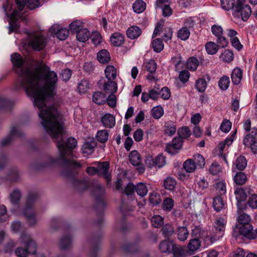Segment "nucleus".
Returning <instances> with one entry per match:
<instances>
[{"mask_svg":"<svg viewBox=\"0 0 257 257\" xmlns=\"http://www.w3.org/2000/svg\"><path fill=\"white\" fill-rule=\"evenodd\" d=\"M20 75L23 77L20 84L26 94L34 98L36 106L44 109L47 98L54 95L58 81L57 73L42 61L34 69L22 68Z\"/></svg>","mask_w":257,"mask_h":257,"instance_id":"nucleus-1","label":"nucleus"},{"mask_svg":"<svg viewBox=\"0 0 257 257\" xmlns=\"http://www.w3.org/2000/svg\"><path fill=\"white\" fill-rule=\"evenodd\" d=\"M39 116L41 119V124L50 137L54 140L60 138V141H56V146L61 158L64 160L66 152L77 146V140L73 137L67 138L65 141L63 140L64 124L60 122L61 114L56 107L49 106L45 109L41 110Z\"/></svg>","mask_w":257,"mask_h":257,"instance_id":"nucleus-2","label":"nucleus"},{"mask_svg":"<svg viewBox=\"0 0 257 257\" xmlns=\"http://www.w3.org/2000/svg\"><path fill=\"white\" fill-rule=\"evenodd\" d=\"M22 242L25 248L18 247L15 250V253L18 257H28L30 254H35L37 246L36 242L30 235L24 233L21 235Z\"/></svg>","mask_w":257,"mask_h":257,"instance_id":"nucleus-3","label":"nucleus"},{"mask_svg":"<svg viewBox=\"0 0 257 257\" xmlns=\"http://www.w3.org/2000/svg\"><path fill=\"white\" fill-rule=\"evenodd\" d=\"M243 127L246 132H249L244 138L243 144L249 148L253 153L257 154V128L251 127V120L247 119L243 122Z\"/></svg>","mask_w":257,"mask_h":257,"instance_id":"nucleus-4","label":"nucleus"},{"mask_svg":"<svg viewBox=\"0 0 257 257\" xmlns=\"http://www.w3.org/2000/svg\"><path fill=\"white\" fill-rule=\"evenodd\" d=\"M232 235L236 239L240 237L249 240H254L257 238V228H254L251 224L235 225L233 229Z\"/></svg>","mask_w":257,"mask_h":257,"instance_id":"nucleus-5","label":"nucleus"},{"mask_svg":"<svg viewBox=\"0 0 257 257\" xmlns=\"http://www.w3.org/2000/svg\"><path fill=\"white\" fill-rule=\"evenodd\" d=\"M38 195L36 193H29L27 199L26 207L23 210V214L30 226L35 225L37 222L33 205Z\"/></svg>","mask_w":257,"mask_h":257,"instance_id":"nucleus-6","label":"nucleus"},{"mask_svg":"<svg viewBox=\"0 0 257 257\" xmlns=\"http://www.w3.org/2000/svg\"><path fill=\"white\" fill-rule=\"evenodd\" d=\"M251 13L250 7L246 3V0H237L233 15L243 21H246L249 18Z\"/></svg>","mask_w":257,"mask_h":257,"instance_id":"nucleus-7","label":"nucleus"},{"mask_svg":"<svg viewBox=\"0 0 257 257\" xmlns=\"http://www.w3.org/2000/svg\"><path fill=\"white\" fill-rule=\"evenodd\" d=\"M30 38L29 45L35 51H41L45 48L47 45V39L43 36L37 33H29Z\"/></svg>","mask_w":257,"mask_h":257,"instance_id":"nucleus-8","label":"nucleus"},{"mask_svg":"<svg viewBox=\"0 0 257 257\" xmlns=\"http://www.w3.org/2000/svg\"><path fill=\"white\" fill-rule=\"evenodd\" d=\"M183 143L181 138L175 137L170 143L166 144L165 151L171 155H176L182 149Z\"/></svg>","mask_w":257,"mask_h":257,"instance_id":"nucleus-9","label":"nucleus"},{"mask_svg":"<svg viewBox=\"0 0 257 257\" xmlns=\"http://www.w3.org/2000/svg\"><path fill=\"white\" fill-rule=\"evenodd\" d=\"M109 163L107 161L98 162L96 167L97 175L103 177L107 184H109L111 180V173L109 171Z\"/></svg>","mask_w":257,"mask_h":257,"instance_id":"nucleus-10","label":"nucleus"},{"mask_svg":"<svg viewBox=\"0 0 257 257\" xmlns=\"http://www.w3.org/2000/svg\"><path fill=\"white\" fill-rule=\"evenodd\" d=\"M130 163L134 166L137 167V170L140 173H143L145 168L142 163L141 155L137 151H132L129 155Z\"/></svg>","mask_w":257,"mask_h":257,"instance_id":"nucleus-11","label":"nucleus"},{"mask_svg":"<svg viewBox=\"0 0 257 257\" xmlns=\"http://www.w3.org/2000/svg\"><path fill=\"white\" fill-rule=\"evenodd\" d=\"M21 17V13L17 10L10 15L9 21V32H17L19 30L20 25L17 21Z\"/></svg>","mask_w":257,"mask_h":257,"instance_id":"nucleus-12","label":"nucleus"},{"mask_svg":"<svg viewBox=\"0 0 257 257\" xmlns=\"http://www.w3.org/2000/svg\"><path fill=\"white\" fill-rule=\"evenodd\" d=\"M97 146V143L94 138H87L84 142L81 151L83 154L91 155L94 151V149Z\"/></svg>","mask_w":257,"mask_h":257,"instance_id":"nucleus-13","label":"nucleus"},{"mask_svg":"<svg viewBox=\"0 0 257 257\" xmlns=\"http://www.w3.org/2000/svg\"><path fill=\"white\" fill-rule=\"evenodd\" d=\"M103 80V78H102L98 83L99 85H103V90L106 93L114 94L117 91V83L113 80H107V81H104L103 83L102 82Z\"/></svg>","mask_w":257,"mask_h":257,"instance_id":"nucleus-14","label":"nucleus"},{"mask_svg":"<svg viewBox=\"0 0 257 257\" xmlns=\"http://www.w3.org/2000/svg\"><path fill=\"white\" fill-rule=\"evenodd\" d=\"M69 29L67 31L69 32H89V30L85 27L84 24L80 21L75 20L72 22L69 25Z\"/></svg>","mask_w":257,"mask_h":257,"instance_id":"nucleus-15","label":"nucleus"},{"mask_svg":"<svg viewBox=\"0 0 257 257\" xmlns=\"http://www.w3.org/2000/svg\"><path fill=\"white\" fill-rule=\"evenodd\" d=\"M237 131L235 130L229 138L226 139L223 142H220L217 146V149L219 151V155L222 157L226 161V157L223 154V150L226 145L229 146L232 144L234 140V137L236 134Z\"/></svg>","mask_w":257,"mask_h":257,"instance_id":"nucleus-16","label":"nucleus"},{"mask_svg":"<svg viewBox=\"0 0 257 257\" xmlns=\"http://www.w3.org/2000/svg\"><path fill=\"white\" fill-rule=\"evenodd\" d=\"M174 241L168 238L160 242L159 245V249L163 253H171Z\"/></svg>","mask_w":257,"mask_h":257,"instance_id":"nucleus-17","label":"nucleus"},{"mask_svg":"<svg viewBox=\"0 0 257 257\" xmlns=\"http://www.w3.org/2000/svg\"><path fill=\"white\" fill-rule=\"evenodd\" d=\"M101 122L105 127L111 128L115 124V118L112 114L106 113L101 117Z\"/></svg>","mask_w":257,"mask_h":257,"instance_id":"nucleus-18","label":"nucleus"},{"mask_svg":"<svg viewBox=\"0 0 257 257\" xmlns=\"http://www.w3.org/2000/svg\"><path fill=\"white\" fill-rule=\"evenodd\" d=\"M226 224V220L224 218L219 217L215 219L214 227L218 233L224 235Z\"/></svg>","mask_w":257,"mask_h":257,"instance_id":"nucleus-19","label":"nucleus"},{"mask_svg":"<svg viewBox=\"0 0 257 257\" xmlns=\"http://www.w3.org/2000/svg\"><path fill=\"white\" fill-rule=\"evenodd\" d=\"M176 185L177 181L172 177L168 176L164 180L163 187L166 190L174 191Z\"/></svg>","mask_w":257,"mask_h":257,"instance_id":"nucleus-20","label":"nucleus"},{"mask_svg":"<svg viewBox=\"0 0 257 257\" xmlns=\"http://www.w3.org/2000/svg\"><path fill=\"white\" fill-rule=\"evenodd\" d=\"M201 246V241L198 238H195L189 240L187 248L190 252L194 253Z\"/></svg>","mask_w":257,"mask_h":257,"instance_id":"nucleus-21","label":"nucleus"},{"mask_svg":"<svg viewBox=\"0 0 257 257\" xmlns=\"http://www.w3.org/2000/svg\"><path fill=\"white\" fill-rule=\"evenodd\" d=\"M231 77L234 84H239L242 78V71L238 67L234 68L232 72Z\"/></svg>","mask_w":257,"mask_h":257,"instance_id":"nucleus-22","label":"nucleus"},{"mask_svg":"<svg viewBox=\"0 0 257 257\" xmlns=\"http://www.w3.org/2000/svg\"><path fill=\"white\" fill-rule=\"evenodd\" d=\"M110 41L113 46H120L124 43V36L121 33H113L110 37Z\"/></svg>","mask_w":257,"mask_h":257,"instance_id":"nucleus-23","label":"nucleus"},{"mask_svg":"<svg viewBox=\"0 0 257 257\" xmlns=\"http://www.w3.org/2000/svg\"><path fill=\"white\" fill-rule=\"evenodd\" d=\"M105 75L108 80H114L117 76V70L112 65L106 66L104 70Z\"/></svg>","mask_w":257,"mask_h":257,"instance_id":"nucleus-24","label":"nucleus"},{"mask_svg":"<svg viewBox=\"0 0 257 257\" xmlns=\"http://www.w3.org/2000/svg\"><path fill=\"white\" fill-rule=\"evenodd\" d=\"M177 238L182 241H185L189 235V231L187 228L184 226H179L177 228Z\"/></svg>","mask_w":257,"mask_h":257,"instance_id":"nucleus-25","label":"nucleus"},{"mask_svg":"<svg viewBox=\"0 0 257 257\" xmlns=\"http://www.w3.org/2000/svg\"><path fill=\"white\" fill-rule=\"evenodd\" d=\"M106 96L101 91H96L93 93L92 96V101L97 104H104L106 101Z\"/></svg>","mask_w":257,"mask_h":257,"instance_id":"nucleus-26","label":"nucleus"},{"mask_svg":"<svg viewBox=\"0 0 257 257\" xmlns=\"http://www.w3.org/2000/svg\"><path fill=\"white\" fill-rule=\"evenodd\" d=\"M161 232L165 237L169 238L174 234L175 229L172 224L167 223L162 225Z\"/></svg>","mask_w":257,"mask_h":257,"instance_id":"nucleus-27","label":"nucleus"},{"mask_svg":"<svg viewBox=\"0 0 257 257\" xmlns=\"http://www.w3.org/2000/svg\"><path fill=\"white\" fill-rule=\"evenodd\" d=\"M97 60L101 63H108L110 60L109 53L103 49L99 51L97 55Z\"/></svg>","mask_w":257,"mask_h":257,"instance_id":"nucleus-28","label":"nucleus"},{"mask_svg":"<svg viewBox=\"0 0 257 257\" xmlns=\"http://www.w3.org/2000/svg\"><path fill=\"white\" fill-rule=\"evenodd\" d=\"M247 161L245 157L243 156L238 157L235 161L234 165L236 169L242 171L246 167Z\"/></svg>","mask_w":257,"mask_h":257,"instance_id":"nucleus-29","label":"nucleus"},{"mask_svg":"<svg viewBox=\"0 0 257 257\" xmlns=\"http://www.w3.org/2000/svg\"><path fill=\"white\" fill-rule=\"evenodd\" d=\"M89 88L90 82L87 79H82L78 83L77 89L80 94L85 93Z\"/></svg>","mask_w":257,"mask_h":257,"instance_id":"nucleus-30","label":"nucleus"},{"mask_svg":"<svg viewBox=\"0 0 257 257\" xmlns=\"http://www.w3.org/2000/svg\"><path fill=\"white\" fill-rule=\"evenodd\" d=\"M11 61L13 65L17 68H21L24 65V60L21 55L17 53L11 56Z\"/></svg>","mask_w":257,"mask_h":257,"instance_id":"nucleus-31","label":"nucleus"},{"mask_svg":"<svg viewBox=\"0 0 257 257\" xmlns=\"http://www.w3.org/2000/svg\"><path fill=\"white\" fill-rule=\"evenodd\" d=\"M195 24L194 21L191 19H188L184 23V26L180 29L178 32H190L194 30L193 27Z\"/></svg>","mask_w":257,"mask_h":257,"instance_id":"nucleus-32","label":"nucleus"},{"mask_svg":"<svg viewBox=\"0 0 257 257\" xmlns=\"http://www.w3.org/2000/svg\"><path fill=\"white\" fill-rule=\"evenodd\" d=\"M177 133L178 135L177 138H181L182 140H183V139H187L191 135L190 129L187 126H184L179 128Z\"/></svg>","mask_w":257,"mask_h":257,"instance_id":"nucleus-33","label":"nucleus"},{"mask_svg":"<svg viewBox=\"0 0 257 257\" xmlns=\"http://www.w3.org/2000/svg\"><path fill=\"white\" fill-rule=\"evenodd\" d=\"M220 58L224 62L229 63L234 59V54L232 51L229 49H225L221 54Z\"/></svg>","mask_w":257,"mask_h":257,"instance_id":"nucleus-34","label":"nucleus"},{"mask_svg":"<svg viewBox=\"0 0 257 257\" xmlns=\"http://www.w3.org/2000/svg\"><path fill=\"white\" fill-rule=\"evenodd\" d=\"M199 61L194 57H191L186 62V68L191 71H195L199 66Z\"/></svg>","mask_w":257,"mask_h":257,"instance_id":"nucleus-35","label":"nucleus"},{"mask_svg":"<svg viewBox=\"0 0 257 257\" xmlns=\"http://www.w3.org/2000/svg\"><path fill=\"white\" fill-rule=\"evenodd\" d=\"M109 133L107 130H102L97 132L96 135V140L101 143H106L108 139Z\"/></svg>","mask_w":257,"mask_h":257,"instance_id":"nucleus-36","label":"nucleus"},{"mask_svg":"<svg viewBox=\"0 0 257 257\" xmlns=\"http://www.w3.org/2000/svg\"><path fill=\"white\" fill-rule=\"evenodd\" d=\"M247 181V177L244 173L238 172L234 177V181L238 185H242L245 183Z\"/></svg>","mask_w":257,"mask_h":257,"instance_id":"nucleus-37","label":"nucleus"},{"mask_svg":"<svg viewBox=\"0 0 257 257\" xmlns=\"http://www.w3.org/2000/svg\"><path fill=\"white\" fill-rule=\"evenodd\" d=\"M183 167L187 173H193L197 168L193 160L192 159H188L186 160L183 163Z\"/></svg>","mask_w":257,"mask_h":257,"instance_id":"nucleus-38","label":"nucleus"},{"mask_svg":"<svg viewBox=\"0 0 257 257\" xmlns=\"http://www.w3.org/2000/svg\"><path fill=\"white\" fill-rule=\"evenodd\" d=\"M214 209L217 212L222 210L224 207V202L220 195L214 198L213 202Z\"/></svg>","mask_w":257,"mask_h":257,"instance_id":"nucleus-39","label":"nucleus"},{"mask_svg":"<svg viewBox=\"0 0 257 257\" xmlns=\"http://www.w3.org/2000/svg\"><path fill=\"white\" fill-rule=\"evenodd\" d=\"M164 132L166 135L172 136L176 132V125L171 122H167L165 124Z\"/></svg>","mask_w":257,"mask_h":257,"instance_id":"nucleus-40","label":"nucleus"},{"mask_svg":"<svg viewBox=\"0 0 257 257\" xmlns=\"http://www.w3.org/2000/svg\"><path fill=\"white\" fill-rule=\"evenodd\" d=\"M237 217L236 220L240 225H243L247 224H250V216L245 213H240Z\"/></svg>","mask_w":257,"mask_h":257,"instance_id":"nucleus-41","label":"nucleus"},{"mask_svg":"<svg viewBox=\"0 0 257 257\" xmlns=\"http://www.w3.org/2000/svg\"><path fill=\"white\" fill-rule=\"evenodd\" d=\"M171 253L173 254L175 257L183 256L185 254L184 247L181 245H178L174 242Z\"/></svg>","mask_w":257,"mask_h":257,"instance_id":"nucleus-42","label":"nucleus"},{"mask_svg":"<svg viewBox=\"0 0 257 257\" xmlns=\"http://www.w3.org/2000/svg\"><path fill=\"white\" fill-rule=\"evenodd\" d=\"M146 3L143 0H137L133 4L134 11L138 14L141 13L146 9Z\"/></svg>","mask_w":257,"mask_h":257,"instance_id":"nucleus-43","label":"nucleus"},{"mask_svg":"<svg viewBox=\"0 0 257 257\" xmlns=\"http://www.w3.org/2000/svg\"><path fill=\"white\" fill-rule=\"evenodd\" d=\"M218 45L213 42H208L205 45V49L208 54L214 55L218 50Z\"/></svg>","mask_w":257,"mask_h":257,"instance_id":"nucleus-44","label":"nucleus"},{"mask_svg":"<svg viewBox=\"0 0 257 257\" xmlns=\"http://www.w3.org/2000/svg\"><path fill=\"white\" fill-rule=\"evenodd\" d=\"M236 199L237 203H240L246 200L247 195L243 188H237L235 191Z\"/></svg>","mask_w":257,"mask_h":257,"instance_id":"nucleus-45","label":"nucleus"},{"mask_svg":"<svg viewBox=\"0 0 257 257\" xmlns=\"http://www.w3.org/2000/svg\"><path fill=\"white\" fill-rule=\"evenodd\" d=\"M135 190L138 195L142 197L145 196L148 193V188L144 183H138L135 186Z\"/></svg>","mask_w":257,"mask_h":257,"instance_id":"nucleus-46","label":"nucleus"},{"mask_svg":"<svg viewBox=\"0 0 257 257\" xmlns=\"http://www.w3.org/2000/svg\"><path fill=\"white\" fill-rule=\"evenodd\" d=\"M17 134V129L16 127H13L10 132L9 136L5 138L1 143V145L2 147L6 146L9 145L13 140V138L14 136Z\"/></svg>","mask_w":257,"mask_h":257,"instance_id":"nucleus-47","label":"nucleus"},{"mask_svg":"<svg viewBox=\"0 0 257 257\" xmlns=\"http://www.w3.org/2000/svg\"><path fill=\"white\" fill-rule=\"evenodd\" d=\"M217 37L216 42L217 45L222 48H224L228 45V41L226 38L223 36V33H215Z\"/></svg>","mask_w":257,"mask_h":257,"instance_id":"nucleus-48","label":"nucleus"},{"mask_svg":"<svg viewBox=\"0 0 257 257\" xmlns=\"http://www.w3.org/2000/svg\"><path fill=\"white\" fill-rule=\"evenodd\" d=\"M220 2L222 8L227 11L231 9L234 10L236 5L235 0H220Z\"/></svg>","mask_w":257,"mask_h":257,"instance_id":"nucleus-49","label":"nucleus"},{"mask_svg":"<svg viewBox=\"0 0 257 257\" xmlns=\"http://www.w3.org/2000/svg\"><path fill=\"white\" fill-rule=\"evenodd\" d=\"M192 159L197 168H202L205 166V159L201 155L196 154L193 156Z\"/></svg>","mask_w":257,"mask_h":257,"instance_id":"nucleus-50","label":"nucleus"},{"mask_svg":"<svg viewBox=\"0 0 257 257\" xmlns=\"http://www.w3.org/2000/svg\"><path fill=\"white\" fill-rule=\"evenodd\" d=\"M216 191L220 196L224 195L226 193V186L224 181L218 180L216 183Z\"/></svg>","mask_w":257,"mask_h":257,"instance_id":"nucleus-51","label":"nucleus"},{"mask_svg":"<svg viewBox=\"0 0 257 257\" xmlns=\"http://www.w3.org/2000/svg\"><path fill=\"white\" fill-rule=\"evenodd\" d=\"M152 47L153 50L156 52L159 53L163 50L164 49V44L161 39H155L152 42Z\"/></svg>","mask_w":257,"mask_h":257,"instance_id":"nucleus-52","label":"nucleus"},{"mask_svg":"<svg viewBox=\"0 0 257 257\" xmlns=\"http://www.w3.org/2000/svg\"><path fill=\"white\" fill-rule=\"evenodd\" d=\"M229 83V78L226 75H224L220 78L218 85L220 89L225 90L228 88Z\"/></svg>","mask_w":257,"mask_h":257,"instance_id":"nucleus-53","label":"nucleus"},{"mask_svg":"<svg viewBox=\"0 0 257 257\" xmlns=\"http://www.w3.org/2000/svg\"><path fill=\"white\" fill-rule=\"evenodd\" d=\"M149 202L153 205H157L161 202L160 195L157 192H153L150 193Z\"/></svg>","mask_w":257,"mask_h":257,"instance_id":"nucleus-54","label":"nucleus"},{"mask_svg":"<svg viewBox=\"0 0 257 257\" xmlns=\"http://www.w3.org/2000/svg\"><path fill=\"white\" fill-rule=\"evenodd\" d=\"M71 245V239L69 236H65L60 241V248L62 250L68 249Z\"/></svg>","mask_w":257,"mask_h":257,"instance_id":"nucleus-55","label":"nucleus"},{"mask_svg":"<svg viewBox=\"0 0 257 257\" xmlns=\"http://www.w3.org/2000/svg\"><path fill=\"white\" fill-rule=\"evenodd\" d=\"M195 86L198 91L203 92L206 88L207 82L204 78L198 79L196 81Z\"/></svg>","mask_w":257,"mask_h":257,"instance_id":"nucleus-56","label":"nucleus"},{"mask_svg":"<svg viewBox=\"0 0 257 257\" xmlns=\"http://www.w3.org/2000/svg\"><path fill=\"white\" fill-rule=\"evenodd\" d=\"M174 206V201L171 198H165L162 204L163 209L167 211H170Z\"/></svg>","mask_w":257,"mask_h":257,"instance_id":"nucleus-57","label":"nucleus"},{"mask_svg":"<svg viewBox=\"0 0 257 257\" xmlns=\"http://www.w3.org/2000/svg\"><path fill=\"white\" fill-rule=\"evenodd\" d=\"M164 114V110L162 106H157L152 109V115L156 119L160 118Z\"/></svg>","mask_w":257,"mask_h":257,"instance_id":"nucleus-58","label":"nucleus"},{"mask_svg":"<svg viewBox=\"0 0 257 257\" xmlns=\"http://www.w3.org/2000/svg\"><path fill=\"white\" fill-rule=\"evenodd\" d=\"M163 221V218L160 215H155L151 219L152 224L156 228H159L162 226Z\"/></svg>","mask_w":257,"mask_h":257,"instance_id":"nucleus-59","label":"nucleus"},{"mask_svg":"<svg viewBox=\"0 0 257 257\" xmlns=\"http://www.w3.org/2000/svg\"><path fill=\"white\" fill-rule=\"evenodd\" d=\"M153 166L159 168L163 167L166 164V158L163 155H159L153 160Z\"/></svg>","mask_w":257,"mask_h":257,"instance_id":"nucleus-60","label":"nucleus"},{"mask_svg":"<svg viewBox=\"0 0 257 257\" xmlns=\"http://www.w3.org/2000/svg\"><path fill=\"white\" fill-rule=\"evenodd\" d=\"M21 197V192L18 190L14 191L10 195L11 201L13 204H19Z\"/></svg>","mask_w":257,"mask_h":257,"instance_id":"nucleus-61","label":"nucleus"},{"mask_svg":"<svg viewBox=\"0 0 257 257\" xmlns=\"http://www.w3.org/2000/svg\"><path fill=\"white\" fill-rule=\"evenodd\" d=\"M146 68L150 73H154L157 69V64L155 60H151L146 64Z\"/></svg>","mask_w":257,"mask_h":257,"instance_id":"nucleus-62","label":"nucleus"},{"mask_svg":"<svg viewBox=\"0 0 257 257\" xmlns=\"http://www.w3.org/2000/svg\"><path fill=\"white\" fill-rule=\"evenodd\" d=\"M210 173L213 175H218L221 172V168L217 163H213L209 168Z\"/></svg>","mask_w":257,"mask_h":257,"instance_id":"nucleus-63","label":"nucleus"},{"mask_svg":"<svg viewBox=\"0 0 257 257\" xmlns=\"http://www.w3.org/2000/svg\"><path fill=\"white\" fill-rule=\"evenodd\" d=\"M247 204L252 209L257 208V195L253 194L248 200Z\"/></svg>","mask_w":257,"mask_h":257,"instance_id":"nucleus-64","label":"nucleus"}]
</instances>
